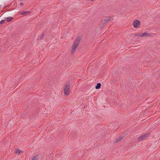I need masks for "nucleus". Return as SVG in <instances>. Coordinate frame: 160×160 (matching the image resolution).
<instances>
[{
    "label": "nucleus",
    "mask_w": 160,
    "mask_h": 160,
    "mask_svg": "<svg viewBox=\"0 0 160 160\" xmlns=\"http://www.w3.org/2000/svg\"><path fill=\"white\" fill-rule=\"evenodd\" d=\"M111 17H108L107 18L104 19L102 21L103 23L104 24H106L110 20Z\"/></svg>",
    "instance_id": "obj_5"
},
{
    "label": "nucleus",
    "mask_w": 160,
    "mask_h": 160,
    "mask_svg": "<svg viewBox=\"0 0 160 160\" xmlns=\"http://www.w3.org/2000/svg\"><path fill=\"white\" fill-rule=\"evenodd\" d=\"M37 156H34L32 160H37Z\"/></svg>",
    "instance_id": "obj_12"
},
{
    "label": "nucleus",
    "mask_w": 160,
    "mask_h": 160,
    "mask_svg": "<svg viewBox=\"0 0 160 160\" xmlns=\"http://www.w3.org/2000/svg\"><path fill=\"white\" fill-rule=\"evenodd\" d=\"M13 18L12 17H9L5 18V21L8 22L12 20L13 19Z\"/></svg>",
    "instance_id": "obj_8"
},
{
    "label": "nucleus",
    "mask_w": 160,
    "mask_h": 160,
    "mask_svg": "<svg viewBox=\"0 0 160 160\" xmlns=\"http://www.w3.org/2000/svg\"><path fill=\"white\" fill-rule=\"evenodd\" d=\"M30 13L29 12L27 11H24L20 12V14L22 15L27 14Z\"/></svg>",
    "instance_id": "obj_9"
},
{
    "label": "nucleus",
    "mask_w": 160,
    "mask_h": 160,
    "mask_svg": "<svg viewBox=\"0 0 160 160\" xmlns=\"http://www.w3.org/2000/svg\"><path fill=\"white\" fill-rule=\"evenodd\" d=\"M21 152V151L17 150L16 151V153L19 154Z\"/></svg>",
    "instance_id": "obj_14"
},
{
    "label": "nucleus",
    "mask_w": 160,
    "mask_h": 160,
    "mask_svg": "<svg viewBox=\"0 0 160 160\" xmlns=\"http://www.w3.org/2000/svg\"><path fill=\"white\" fill-rule=\"evenodd\" d=\"M140 24V22L138 20H135L132 23V25L134 28H138Z\"/></svg>",
    "instance_id": "obj_3"
},
{
    "label": "nucleus",
    "mask_w": 160,
    "mask_h": 160,
    "mask_svg": "<svg viewBox=\"0 0 160 160\" xmlns=\"http://www.w3.org/2000/svg\"><path fill=\"white\" fill-rule=\"evenodd\" d=\"M44 34H42V35L41 36V37L40 39L42 40L44 38Z\"/></svg>",
    "instance_id": "obj_13"
},
{
    "label": "nucleus",
    "mask_w": 160,
    "mask_h": 160,
    "mask_svg": "<svg viewBox=\"0 0 160 160\" xmlns=\"http://www.w3.org/2000/svg\"><path fill=\"white\" fill-rule=\"evenodd\" d=\"M140 34H137V33H136L135 35H134V36H139V37H140Z\"/></svg>",
    "instance_id": "obj_15"
},
{
    "label": "nucleus",
    "mask_w": 160,
    "mask_h": 160,
    "mask_svg": "<svg viewBox=\"0 0 160 160\" xmlns=\"http://www.w3.org/2000/svg\"><path fill=\"white\" fill-rule=\"evenodd\" d=\"M81 40V38L80 37L76 38L75 41L74 42L72 46V48L71 51L72 54H73L75 52Z\"/></svg>",
    "instance_id": "obj_1"
},
{
    "label": "nucleus",
    "mask_w": 160,
    "mask_h": 160,
    "mask_svg": "<svg viewBox=\"0 0 160 160\" xmlns=\"http://www.w3.org/2000/svg\"><path fill=\"white\" fill-rule=\"evenodd\" d=\"M123 136H120L116 139L115 141V142L116 143L122 140L123 138Z\"/></svg>",
    "instance_id": "obj_7"
},
{
    "label": "nucleus",
    "mask_w": 160,
    "mask_h": 160,
    "mask_svg": "<svg viewBox=\"0 0 160 160\" xmlns=\"http://www.w3.org/2000/svg\"><path fill=\"white\" fill-rule=\"evenodd\" d=\"M140 37H143L144 36L148 37V36H151V34L149 33H148L147 32H144L142 33L141 34H140Z\"/></svg>",
    "instance_id": "obj_6"
},
{
    "label": "nucleus",
    "mask_w": 160,
    "mask_h": 160,
    "mask_svg": "<svg viewBox=\"0 0 160 160\" xmlns=\"http://www.w3.org/2000/svg\"><path fill=\"white\" fill-rule=\"evenodd\" d=\"M24 4V3L23 2H21L20 4V6H22Z\"/></svg>",
    "instance_id": "obj_16"
},
{
    "label": "nucleus",
    "mask_w": 160,
    "mask_h": 160,
    "mask_svg": "<svg viewBox=\"0 0 160 160\" xmlns=\"http://www.w3.org/2000/svg\"><path fill=\"white\" fill-rule=\"evenodd\" d=\"M150 135L149 133L140 136L138 138V140L139 141L144 140L146 138L149 137Z\"/></svg>",
    "instance_id": "obj_4"
},
{
    "label": "nucleus",
    "mask_w": 160,
    "mask_h": 160,
    "mask_svg": "<svg viewBox=\"0 0 160 160\" xmlns=\"http://www.w3.org/2000/svg\"><path fill=\"white\" fill-rule=\"evenodd\" d=\"M70 85L69 84L66 85L64 88V93L65 95H68L70 93Z\"/></svg>",
    "instance_id": "obj_2"
},
{
    "label": "nucleus",
    "mask_w": 160,
    "mask_h": 160,
    "mask_svg": "<svg viewBox=\"0 0 160 160\" xmlns=\"http://www.w3.org/2000/svg\"><path fill=\"white\" fill-rule=\"evenodd\" d=\"M5 20H2L0 21V24H2L4 23V22H5Z\"/></svg>",
    "instance_id": "obj_11"
},
{
    "label": "nucleus",
    "mask_w": 160,
    "mask_h": 160,
    "mask_svg": "<svg viewBox=\"0 0 160 160\" xmlns=\"http://www.w3.org/2000/svg\"><path fill=\"white\" fill-rule=\"evenodd\" d=\"M101 87V84L100 83H97L96 86L95 87V88L96 89H99Z\"/></svg>",
    "instance_id": "obj_10"
}]
</instances>
